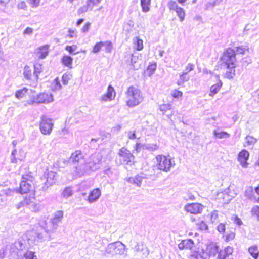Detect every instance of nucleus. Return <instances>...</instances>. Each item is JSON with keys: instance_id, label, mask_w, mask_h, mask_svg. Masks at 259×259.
Wrapping results in <instances>:
<instances>
[{"instance_id": "nucleus-1", "label": "nucleus", "mask_w": 259, "mask_h": 259, "mask_svg": "<svg viewBox=\"0 0 259 259\" xmlns=\"http://www.w3.org/2000/svg\"><path fill=\"white\" fill-rule=\"evenodd\" d=\"M34 180V177L31 171H28L22 175L21 180L17 192L21 194H29V195L26 196L16 205L17 209L27 206L29 208L33 209L34 211L36 210V191L34 186L31 184Z\"/></svg>"}, {"instance_id": "nucleus-2", "label": "nucleus", "mask_w": 259, "mask_h": 259, "mask_svg": "<svg viewBox=\"0 0 259 259\" xmlns=\"http://www.w3.org/2000/svg\"><path fill=\"white\" fill-rule=\"evenodd\" d=\"M126 104L129 107H133L139 105L143 100V97L139 89L131 85L125 92Z\"/></svg>"}, {"instance_id": "nucleus-3", "label": "nucleus", "mask_w": 259, "mask_h": 259, "mask_svg": "<svg viewBox=\"0 0 259 259\" xmlns=\"http://www.w3.org/2000/svg\"><path fill=\"white\" fill-rule=\"evenodd\" d=\"M236 56V53L235 50L231 48L226 49L219 58L220 65L224 66L237 64Z\"/></svg>"}, {"instance_id": "nucleus-4", "label": "nucleus", "mask_w": 259, "mask_h": 259, "mask_svg": "<svg viewBox=\"0 0 259 259\" xmlns=\"http://www.w3.org/2000/svg\"><path fill=\"white\" fill-rule=\"evenodd\" d=\"M119 163L126 166H132L135 163V157L127 148L121 147L118 151Z\"/></svg>"}, {"instance_id": "nucleus-5", "label": "nucleus", "mask_w": 259, "mask_h": 259, "mask_svg": "<svg viewBox=\"0 0 259 259\" xmlns=\"http://www.w3.org/2000/svg\"><path fill=\"white\" fill-rule=\"evenodd\" d=\"M155 159L156 166L159 170L165 172L170 170L172 163L169 155L159 154L156 156Z\"/></svg>"}, {"instance_id": "nucleus-6", "label": "nucleus", "mask_w": 259, "mask_h": 259, "mask_svg": "<svg viewBox=\"0 0 259 259\" xmlns=\"http://www.w3.org/2000/svg\"><path fill=\"white\" fill-rule=\"evenodd\" d=\"M53 123L50 118L42 116L39 122V128L44 135H49L53 129Z\"/></svg>"}, {"instance_id": "nucleus-7", "label": "nucleus", "mask_w": 259, "mask_h": 259, "mask_svg": "<svg viewBox=\"0 0 259 259\" xmlns=\"http://www.w3.org/2000/svg\"><path fill=\"white\" fill-rule=\"evenodd\" d=\"M168 7L170 11H175L178 17L180 22H182L185 20L186 13L185 10L179 7L176 2L175 1H170L168 3Z\"/></svg>"}, {"instance_id": "nucleus-8", "label": "nucleus", "mask_w": 259, "mask_h": 259, "mask_svg": "<svg viewBox=\"0 0 259 259\" xmlns=\"http://www.w3.org/2000/svg\"><path fill=\"white\" fill-rule=\"evenodd\" d=\"M41 65L38 63H35L34 65V71L33 72L32 69L28 66H25L24 68L23 74L26 79L28 80H31L33 76V73L36 74V79H37L38 73H39L41 71Z\"/></svg>"}, {"instance_id": "nucleus-9", "label": "nucleus", "mask_w": 259, "mask_h": 259, "mask_svg": "<svg viewBox=\"0 0 259 259\" xmlns=\"http://www.w3.org/2000/svg\"><path fill=\"white\" fill-rule=\"evenodd\" d=\"M204 206L199 203H192L187 204L185 206V210L188 213L193 214L201 213Z\"/></svg>"}, {"instance_id": "nucleus-10", "label": "nucleus", "mask_w": 259, "mask_h": 259, "mask_svg": "<svg viewBox=\"0 0 259 259\" xmlns=\"http://www.w3.org/2000/svg\"><path fill=\"white\" fill-rule=\"evenodd\" d=\"M108 249L113 254H121L124 253L125 245L120 242H116L110 244Z\"/></svg>"}, {"instance_id": "nucleus-11", "label": "nucleus", "mask_w": 259, "mask_h": 259, "mask_svg": "<svg viewBox=\"0 0 259 259\" xmlns=\"http://www.w3.org/2000/svg\"><path fill=\"white\" fill-rule=\"evenodd\" d=\"M249 153L246 149H242L238 154L237 160L240 165L243 167H247L248 165L247 161L249 157Z\"/></svg>"}, {"instance_id": "nucleus-12", "label": "nucleus", "mask_w": 259, "mask_h": 259, "mask_svg": "<svg viewBox=\"0 0 259 259\" xmlns=\"http://www.w3.org/2000/svg\"><path fill=\"white\" fill-rule=\"evenodd\" d=\"M50 46L48 44L44 45L38 47L34 51L35 57L38 59H42L49 54Z\"/></svg>"}, {"instance_id": "nucleus-13", "label": "nucleus", "mask_w": 259, "mask_h": 259, "mask_svg": "<svg viewBox=\"0 0 259 259\" xmlns=\"http://www.w3.org/2000/svg\"><path fill=\"white\" fill-rule=\"evenodd\" d=\"M56 173L49 171L48 169L44 174L41 179L44 181V183L47 187L53 185L55 182Z\"/></svg>"}, {"instance_id": "nucleus-14", "label": "nucleus", "mask_w": 259, "mask_h": 259, "mask_svg": "<svg viewBox=\"0 0 259 259\" xmlns=\"http://www.w3.org/2000/svg\"><path fill=\"white\" fill-rule=\"evenodd\" d=\"M52 96L47 93H42L37 95L36 98H33L31 100L32 102H35L39 103H45L52 101Z\"/></svg>"}, {"instance_id": "nucleus-15", "label": "nucleus", "mask_w": 259, "mask_h": 259, "mask_svg": "<svg viewBox=\"0 0 259 259\" xmlns=\"http://www.w3.org/2000/svg\"><path fill=\"white\" fill-rule=\"evenodd\" d=\"M194 247V241L191 239L183 240L178 244V248L180 250H192Z\"/></svg>"}, {"instance_id": "nucleus-16", "label": "nucleus", "mask_w": 259, "mask_h": 259, "mask_svg": "<svg viewBox=\"0 0 259 259\" xmlns=\"http://www.w3.org/2000/svg\"><path fill=\"white\" fill-rule=\"evenodd\" d=\"M225 72L224 74L225 78L230 79H232L236 75V68L237 64L224 65Z\"/></svg>"}, {"instance_id": "nucleus-17", "label": "nucleus", "mask_w": 259, "mask_h": 259, "mask_svg": "<svg viewBox=\"0 0 259 259\" xmlns=\"http://www.w3.org/2000/svg\"><path fill=\"white\" fill-rule=\"evenodd\" d=\"M234 252V249L232 247L228 246L223 249H220L218 259H227L232 255Z\"/></svg>"}, {"instance_id": "nucleus-18", "label": "nucleus", "mask_w": 259, "mask_h": 259, "mask_svg": "<svg viewBox=\"0 0 259 259\" xmlns=\"http://www.w3.org/2000/svg\"><path fill=\"white\" fill-rule=\"evenodd\" d=\"M25 157V154L22 150L14 149L12 153L11 161L13 163H17L23 160Z\"/></svg>"}, {"instance_id": "nucleus-19", "label": "nucleus", "mask_w": 259, "mask_h": 259, "mask_svg": "<svg viewBox=\"0 0 259 259\" xmlns=\"http://www.w3.org/2000/svg\"><path fill=\"white\" fill-rule=\"evenodd\" d=\"M217 82L215 83L212 84L209 89V96L213 97L214 95L218 93L223 85V82L222 80L219 78V75H216Z\"/></svg>"}, {"instance_id": "nucleus-20", "label": "nucleus", "mask_w": 259, "mask_h": 259, "mask_svg": "<svg viewBox=\"0 0 259 259\" xmlns=\"http://www.w3.org/2000/svg\"><path fill=\"white\" fill-rule=\"evenodd\" d=\"M100 1L101 0H88L86 5L78 9V13L79 14L83 13L89 10L92 9L94 6L98 5Z\"/></svg>"}, {"instance_id": "nucleus-21", "label": "nucleus", "mask_w": 259, "mask_h": 259, "mask_svg": "<svg viewBox=\"0 0 259 259\" xmlns=\"http://www.w3.org/2000/svg\"><path fill=\"white\" fill-rule=\"evenodd\" d=\"M101 191L99 188H95L89 193L87 200L90 203L94 202L97 201L101 196Z\"/></svg>"}, {"instance_id": "nucleus-22", "label": "nucleus", "mask_w": 259, "mask_h": 259, "mask_svg": "<svg viewBox=\"0 0 259 259\" xmlns=\"http://www.w3.org/2000/svg\"><path fill=\"white\" fill-rule=\"evenodd\" d=\"M219 250V246L216 243H213L208 244L206 249V252L210 256L218 255Z\"/></svg>"}, {"instance_id": "nucleus-23", "label": "nucleus", "mask_w": 259, "mask_h": 259, "mask_svg": "<svg viewBox=\"0 0 259 259\" xmlns=\"http://www.w3.org/2000/svg\"><path fill=\"white\" fill-rule=\"evenodd\" d=\"M116 95L114 88L110 85L108 87L107 91L101 97V100L103 101L113 100Z\"/></svg>"}, {"instance_id": "nucleus-24", "label": "nucleus", "mask_w": 259, "mask_h": 259, "mask_svg": "<svg viewBox=\"0 0 259 259\" xmlns=\"http://www.w3.org/2000/svg\"><path fill=\"white\" fill-rule=\"evenodd\" d=\"M134 250L137 253H140L142 257H146L149 254L148 249L142 243H138L135 246Z\"/></svg>"}, {"instance_id": "nucleus-25", "label": "nucleus", "mask_w": 259, "mask_h": 259, "mask_svg": "<svg viewBox=\"0 0 259 259\" xmlns=\"http://www.w3.org/2000/svg\"><path fill=\"white\" fill-rule=\"evenodd\" d=\"M61 63L68 68H72L73 58L67 55H63L61 59Z\"/></svg>"}, {"instance_id": "nucleus-26", "label": "nucleus", "mask_w": 259, "mask_h": 259, "mask_svg": "<svg viewBox=\"0 0 259 259\" xmlns=\"http://www.w3.org/2000/svg\"><path fill=\"white\" fill-rule=\"evenodd\" d=\"M70 158L73 162H78L84 159V156L81 151L77 150L71 154Z\"/></svg>"}, {"instance_id": "nucleus-27", "label": "nucleus", "mask_w": 259, "mask_h": 259, "mask_svg": "<svg viewBox=\"0 0 259 259\" xmlns=\"http://www.w3.org/2000/svg\"><path fill=\"white\" fill-rule=\"evenodd\" d=\"M156 69V63H151L149 64L147 68L144 71V74L145 76L150 77L153 74Z\"/></svg>"}, {"instance_id": "nucleus-28", "label": "nucleus", "mask_w": 259, "mask_h": 259, "mask_svg": "<svg viewBox=\"0 0 259 259\" xmlns=\"http://www.w3.org/2000/svg\"><path fill=\"white\" fill-rule=\"evenodd\" d=\"M248 251L254 259H257L258 258L259 251L257 245H254L250 246L248 248Z\"/></svg>"}, {"instance_id": "nucleus-29", "label": "nucleus", "mask_w": 259, "mask_h": 259, "mask_svg": "<svg viewBox=\"0 0 259 259\" xmlns=\"http://www.w3.org/2000/svg\"><path fill=\"white\" fill-rule=\"evenodd\" d=\"M151 0H140V5L143 12L146 13L150 11Z\"/></svg>"}, {"instance_id": "nucleus-30", "label": "nucleus", "mask_w": 259, "mask_h": 259, "mask_svg": "<svg viewBox=\"0 0 259 259\" xmlns=\"http://www.w3.org/2000/svg\"><path fill=\"white\" fill-rule=\"evenodd\" d=\"M257 142V139L252 136L248 135L245 137V141L243 144L244 147L253 146Z\"/></svg>"}, {"instance_id": "nucleus-31", "label": "nucleus", "mask_w": 259, "mask_h": 259, "mask_svg": "<svg viewBox=\"0 0 259 259\" xmlns=\"http://www.w3.org/2000/svg\"><path fill=\"white\" fill-rule=\"evenodd\" d=\"M28 90L26 88H23V89L17 91L15 94V96L17 98L19 99H23L24 98H26L28 95Z\"/></svg>"}, {"instance_id": "nucleus-32", "label": "nucleus", "mask_w": 259, "mask_h": 259, "mask_svg": "<svg viewBox=\"0 0 259 259\" xmlns=\"http://www.w3.org/2000/svg\"><path fill=\"white\" fill-rule=\"evenodd\" d=\"M236 234L234 231H229L223 236V238L226 242H229L233 240L235 238Z\"/></svg>"}, {"instance_id": "nucleus-33", "label": "nucleus", "mask_w": 259, "mask_h": 259, "mask_svg": "<svg viewBox=\"0 0 259 259\" xmlns=\"http://www.w3.org/2000/svg\"><path fill=\"white\" fill-rule=\"evenodd\" d=\"M63 218V212L62 210L57 211L54 214L52 221L54 223H57Z\"/></svg>"}, {"instance_id": "nucleus-34", "label": "nucleus", "mask_w": 259, "mask_h": 259, "mask_svg": "<svg viewBox=\"0 0 259 259\" xmlns=\"http://www.w3.org/2000/svg\"><path fill=\"white\" fill-rule=\"evenodd\" d=\"M218 196H219L218 199L220 200V202L222 203H226L230 200L228 198V195L226 193L220 192L218 193Z\"/></svg>"}, {"instance_id": "nucleus-35", "label": "nucleus", "mask_w": 259, "mask_h": 259, "mask_svg": "<svg viewBox=\"0 0 259 259\" xmlns=\"http://www.w3.org/2000/svg\"><path fill=\"white\" fill-rule=\"evenodd\" d=\"M160 110L164 114L168 111H172L171 105L169 104H163L159 106Z\"/></svg>"}, {"instance_id": "nucleus-36", "label": "nucleus", "mask_w": 259, "mask_h": 259, "mask_svg": "<svg viewBox=\"0 0 259 259\" xmlns=\"http://www.w3.org/2000/svg\"><path fill=\"white\" fill-rule=\"evenodd\" d=\"M52 89L54 91L60 90L61 88V84L58 77H56L52 83Z\"/></svg>"}, {"instance_id": "nucleus-37", "label": "nucleus", "mask_w": 259, "mask_h": 259, "mask_svg": "<svg viewBox=\"0 0 259 259\" xmlns=\"http://www.w3.org/2000/svg\"><path fill=\"white\" fill-rule=\"evenodd\" d=\"M103 47V41H100L96 43L93 47L92 52L97 53L99 52Z\"/></svg>"}, {"instance_id": "nucleus-38", "label": "nucleus", "mask_w": 259, "mask_h": 259, "mask_svg": "<svg viewBox=\"0 0 259 259\" xmlns=\"http://www.w3.org/2000/svg\"><path fill=\"white\" fill-rule=\"evenodd\" d=\"M77 49V46L75 45H73L71 46H66L65 48V50H66L68 53H69L71 54H76L79 53L78 52H74Z\"/></svg>"}, {"instance_id": "nucleus-39", "label": "nucleus", "mask_w": 259, "mask_h": 259, "mask_svg": "<svg viewBox=\"0 0 259 259\" xmlns=\"http://www.w3.org/2000/svg\"><path fill=\"white\" fill-rule=\"evenodd\" d=\"M72 195V191L70 187L65 188L62 192V195L64 198H68Z\"/></svg>"}, {"instance_id": "nucleus-40", "label": "nucleus", "mask_w": 259, "mask_h": 259, "mask_svg": "<svg viewBox=\"0 0 259 259\" xmlns=\"http://www.w3.org/2000/svg\"><path fill=\"white\" fill-rule=\"evenodd\" d=\"M189 77L187 75L186 73H183L180 75V80L178 81V84L181 85L184 82L187 81L189 80Z\"/></svg>"}, {"instance_id": "nucleus-41", "label": "nucleus", "mask_w": 259, "mask_h": 259, "mask_svg": "<svg viewBox=\"0 0 259 259\" xmlns=\"http://www.w3.org/2000/svg\"><path fill=\"white\" fill-rule=\"evenodd\" d=\"M214 136L216 138L222 139L226 137H228L229 136V134L226 132H214Z\"/></svg>"}, {"instance_id": "nucleus-42", "label": "nucleus", "mask_w": 259, "mask_h": 259, "mask_svg": "<svg viewBox=\"0 0 259 259\" xmlns=\"http://www.w3.org/2000/svg\"><path fill=\"white\" fill-rule=\"evenodd\" d=\"M103 47L107 53H110L112 50V44L109 41H103Z\"/></svg>"}, {"instance_id": "nucleus-43", "label": "nucleus", "mask_w": 259, "mask_h": 259, "mask_svg": "<svg viewBox=\"0 0 259 259\" xmlns=\"http://www.w3.org/2000/svg\"><path fill=\"white\" fill-rule=\"evenodd\" d=\"M72 75L67 73H64L62 77L63 83L65 85L67 84L69 81L71 79Z\"/></svg>"}, {"instance_id": "nucleus-44", "label": "nucleus", "mask_w": 259, "mask_h": 259, "mask_svg": "<svg viewBox=\"0 0 259 259\" xmlns=\"http://www.w3.org/2000/svg\"><path fill=\"white\" fill-rule=\"evenodd\" d=\"M250 212L251 215L252 216L256 217L257 220L259 221V206H255L253 207Z\"/></svg>"}, {"instance_id": "nucleus-45", "label": "nucleus", "mask_w": 259, "mask_h": 259, "mask_svg": "<svg viewBox=\"0 0 259 259\" xmlns=\"http://www.w3.org/2000/svg\"><path fill=\"white\" fill-rule=\"evenodd\" d=\"M171 95L172 97L174 98L179 99L183 96V93L181 91L178 90H174L171 92Z\"/></svg>"}, {"instance_id": "nucleus-46", "label": "nucleus", "mask_w": 259, "mask_h": 259, "mask_svg": "<svg viewBox=\"0 0 259 259\" xmlns=\"http://www.w3.org/2000/svg\"><path fill=\"white\" fill-rule=\"evenodd\" d=\"M143 40L138 37L136 38L135 45L136 49L138 51L142 50L143 49Z\"/></svg>"}, {"instance_id": "nucleus-47", "label": "nucleus", "mask_w": 259, "mask_h": 259, "mask_svg": "<svg viewBox=\"0 0 259 259\" xmlns=\"http://www.w3.org/2000/svg\"><path fill=\"white\" fill-rule=\"evenodd\" d=\"M235 53L237 54H244L248 49L243 46H238L236 47Z\"/></svg>"}, {"instance_id": "nucleus-48", "label": "nucleus", "mask_w": 259, "mask_h": 259, "mask_svg": "<svg viewBox=\"0 0 259 259\" xmlns=\"http://www.w3.org/2000/svg\"><path fill=\"white\" fill-rule=\"evenodd\" d=\"M25 259H37L35 253L32 251H27L24 254Z\"/></svg>"}, {"instance_id": "nucleus-49", "label": "nucleus", "mask_w": 259, "mask_h": 259, "mask_svg": "<svg viewBox=\"0 0 259 259\" xmlns=\"http://www.w3.org/2000/svg\"><path fill=\"white\" fill-rule=\"evenodd\" d=\"M218 218L219 215L218 211L214 210L212 212H211L210 216V219L212 222L217 221L218 220Z\"/></svg>"}, {"instance_id": "nucleus-50", "label": "nucleus", "mask_w": 259, "mask_h": 259, "mask_svg": "<svg viewBox=\"0 0 259 259\" xmlns=\"http://www.w3.org/2000/svg\"><path fill=\"white\" fill-rule=\"evenodd\" d=\"M17 8L19 10H26L27 8V5L25 1H21L17 5Z\"/></svg>"}, {"instance_id": "nucleus-51", "label": "nucleus", "mask_w": 259, "mask_h": 259, "mask_svg": "<svg viewBox=\"0 0 259 259\" xmlns=\"http://www.w3.org/2000/svg\"><path fill=\"white\" fill-rule=\"evenodd\" d=\"M76 36V31L75 30L69 28L68 30V34L66 35L67 37L73 38Z\"/></svg>"}, {"instance_id": "nucleus-52", "label": "nucleus", "mask_w": 259, "mask_h": 259, "mask_svg": "<svg viewBox=\"0 0 259 259\" xmlns=\"http://www.w3.org/2000/svg\"><path fill=\"white\" fill-rule=\"evenodd\" d=\"M194 67V64H193L192 63H188L187 65V66L185 67V72L184 73H186V74H187V73L188 72H189L193 70Z\"/></svg>"}, {"instance_id": "nucleus-53", "label": "nucleus", "mask_w": 259, "mask_h": 259, "mask_svg": "<svg viewBox=\"0 0 259 259\" xmlns=\"http://www.w3.org/2000/svg\"><path fill=\"white\" fill-rule=\"evenodd\" d=\"M217 230L220 233H224L226 230L225 224L220 223L217 226Z\"/></svg>"}, {"instance_id": "nucleus-54", "label": "nucleus", "mask_w": 259, "mask_h": 259, "mask_svg": "<svg viewBox=\"0 0 259 259\" xmlns=\"http://www.w3.org/2000/svg\"><path fill=\"white\" fill-rule=\"evenodd\" d=\"M33 29L31 27H26L23 31V34L24 35H29L33 33Z\"/></svg>"}, {"instance_id": "nucleus-55", "label": "nucleus", "mask_w": 259, "mask_h": 259, "mask_svg": "<svg viewBox=\"0 0 259 259\" xmlns=\"http://www.w3.org/2000/svg\"><path fill=\"white\" fill-rule=\"evenodd\" d=\"M91 26V23L88 22L85 23L84 26L82 27L81 30L82 32L85 33L88 32L90 29Z\"/></svg>"}, {"instance_id": "nucleus-56", "label": "nucleus", "mask_w": 259, "mask_h": 259, "mask_svg": "<svg viewBox=\"0 0 259 259\" xmlns=\"http://www.w3.org/2000/svg\"><path fill=\"white\" fill-rule=\"evenodd\" d=\"M197 225L199 229L201 230L206 229L207 228L206 224L203 221H201L200 222L198 223L197 224Z\"/></svg>"}, {"instance_id": "nucleus-57", "label": "nucleus", "mask_w": 259, "mask_h": 259, "mask_svg": "<svg viewBox=\"0 0 259 259\" xmlns=\"http://www.w3.org/2000/svg\"><path fill=\"white\" fill-rule=\"evenodd\" d=\"M29 3L32 7H37L39 5L40 0H29Z\"/></svg>"}, {"instance_id": "nucleus-58", "label": "nucleus", "mask_w": 259, "mask_h": 259, "mask_svg": "<svg viewBox=\"0 0 259 259\" xmlns=\"http://www.w3.org/2000/svg\"><path fill=\"white\" fill-rule=\"evenodd\" d=\"M67 1L74 6H78L82 3V0H67Z\"/></svg>"}, {"instance_id": "nucleus-59", "label": "nucleus", "mask_w": 259, "mask_h": 259, "mask_svg": "<svg viewBox=\"0 0 259 259\" xmlns=\"http://www.w3.org/2000/svg\"><path fill=\"white\" fill-rule=\"evenodd\" d=\"M127 136L128 138L130 139H134L136 138L135 131H129L128 132Z\"/></svg>"}, {"instance_id": "nucleus-60", "label": "nucleus", "mask_w": 259, "mask_h": 259, "mask_svg": "<svg viewBox=\"0 0 259 259\" xmlns=\"http://www.w3.org/2000/svg\"><path fill=\"white\" fill-rule=\"evenodd\" d=\"M234 220V222L235 224H237L238 225H241L242 224V222L241 219H240L237 216H235L234 218V220Z\"/></svg>"}, {"instance_id": "nucleus-61", "label": "nucleus", "mask_w": 259, "mask_h": 259, "mask_svg": "<svg viewBox=\"0 0 259 259\" xmlns=\"http://www.w3.org/2000/svg\"><path fill=\"white\" fill-rule=\"evenodd\" d=\"M142 145L140 143H136L135 145V150L138 151L140 149Z\"/></svg>"}, {"instance_id": "nucleus-62", "label": "nucleus", "mask_w": 259, "mask_h": 259, "mask_svg": "<svg viewBox=\"0 0 259 259\" xmlns=\"http://www.w3.org/2000/svg\"><path fill=\"white\" fill-rule=\"evenodd\" d=\"M84 21V19H78L76 23V25L77 26H78L79 25H80Z\"/></svg>"}, {"instance_id": "nucleus-63", "label": "nucleus", "mask_w": 259, "mask_h": 259, "mask_svg": "<svg viewBox=\"0 0 259 259\" xmlns=\"http://www.w3.org/2000/svg\"><path fill=\"white\" fill-rule=\"evenodd\" d=\"M177 1L181 5H184L186 3L187 0H177Z\"/></svg>"}, {"instance_id": "nucleus-64", "label": "nucleus", "mask_w": 259, "mask_h": 259, "mask_svg": "<svg viewBox=\"0 0 259 259\" xmlns=\"http://www.w3.org/2000/svg\"><path fill=\"white\" fill-rule=\"evenodd\" d=\"M255 192L259 195V184L254 189Z\"/></svg>"}]
</instances>
